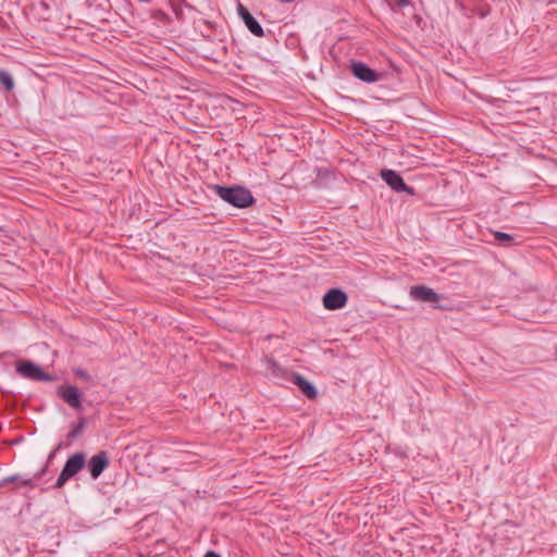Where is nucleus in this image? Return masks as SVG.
<instances>
[{
	"mask_svg": "<svg viewBox=\"0 0 557 557\" xmlns=\"http://www.w3.org/2000/svg\"><path fill=\"white\" fill-rule=\"evenodd\" d=\"M213 189L222 200L232 205L235 208H247L251 206L255 201L251 191L243 186L214 185Z\"/></svg>",
	"mask_w": 557,
	"mask_h": 557,
	"instance_id": "1",
	"label": "nucleus"
},
{
	"mask_svg": "<svg viewBox=\"0 0 557 557\" xmlns=\"http://www.w3.org/2000/svg\"><path fill=\"white\" fill-rule=\"evenodd\" d=\"M86 458L87 456L84 451H77L71 455L65 461L53 487L58 490L62 488L70 479L79 473L86 466Z\"/></svg>",
	"mask_w": 557,
	"mask_h": 557,
	"instance_id": "2",
	"label": "nucleus"
},
{
	"mask_svg": "<svg viewBox=\"0 0 557 557\" xmlns=\"http://www.w3.org/2000/svg\"><path fill=\"white\" fill-rule=\"evenodd\" d=\"M16 371L23 377L40 381V382H53L55 376L45 372L39 366L33 361H21L16 364Z\"/></svg>",
	"mask_w": 557,
	"mask_h": 557,
	"instance_id": "3",
	"label": "nucleus"
},
{
	"mask_svg": "<svg viewBox=\"0 0 557 557\" xmlns=\"http://www.w3.org/2000/svg\"><path fill=\"white\" fill-rule=\"evenodd\" d=\"M57 395L70 407L75 410L83 409V393L79 392L78 387L71 384H63L57 388Z\"/></svg>",
	"mask_w": 557,
	"mask_h": 557,
	"instance_id": "4",
	"label": "nucleus"
},
{
	"mask_svg": "<svg viewBox=\"0 0 557 557\" xmlns=\"http://www.w3.org/2000/svg\"><path fill=\"white\" fill-rule=\"evenodd\" d=\"M381 177L396 193H406L411 196L414 195V188L408 186L396 171L384 169L381 171Z\"/></svg>",
	"mask_w": 557,
	"mask_h": 557,
	"instance_id": "5",
	"label": "nucleus"
},
{
	"mask_svg": "<svg viewBox=\"0 0 557 557\" xmlns=\"http://www.w3.org/2000/svg\"><path fill=\"white\" fill-rule=\"evenodd\" d=\"M347 301H348V296L341 288L329 289L322 298L323 307L331 311L344 308L346 306Z\"/></svg>",
	"mask_w": 557,
	"mask_h": 557,
	"instance_id": "6",
	"label": "nucleus"
},
{
	"mask_svg": "<svg viewBox=\"0 0 557 557\" xmlns=\"http://www.w3.org/2000/svg\"><path fill=\"white\" fill-rule=\"evenodd\" d=\"M409 296L411 299L422 302L434 304L443 296L426 285H413L410 287Z\"/></svg>",
	"mask_w": 557,
	"mask_h": 557,
	"instance_id": "7",
	"label": "nucleus"
},
{
	"mask_svg": "<svg viewBox=\"0 0 557 557\" xmlns=\"http://www.w3.org/2000/svg\"><path fill=\"white\" fill-rule=\"evenodd\" d=\"M110 459L106 450H101L98 454L91 456L87 466L90 476L96 480L102 472L109 467Z\"/></svg>",
	"mask_w": 557,
	"mask_h": 557,
	"instance_id": "8",
	"label": "nucleus"
},
{
	"mask_svg": "<svg viewBox=\"0 0 557 557\" xmlns=\"http://www.w3.org/2000/svg\"><path fill=\"white\" fill-rule=\"evenodd\" d=\"M48 466L41 468L38 472L35 473L34 478H23L21 474H12L5 476L0 480V487L5 486L9 483H16V488L20 486H27L34 488L36 485L34 483V479L40 478L46 471Z\"/></svg>",
	"mask_w": 557,
	"mask_h": 557,
	"instance_id": "9",
	"label": "nucleus"
},
{
	"mask_svg": "<svg viewBox=\"0 0 557 557\" xmlns=\"http://www.w3.org/2000/svg\"><path fill=\"white\" fill-rule=\"evenodd\" d=\"M352 74L360 81L366 83H374L379 81L380 73L372 70L363 62H355L351 64Z\"/></svg>",
	"mask_w": 557,
	"mask_h": 557,
	"instance_id": "10",
	"label": "nucleus"
},
{
	"mask_svg": "<svg viewBox=\"0 0 557 557\" xmlns=\"http://www.w3.org/2000/svg\"><path fill=\"white\" fill-rule=\"evenodd\" d=\"M237 10L239 16L242 17L249 32L257 37H263V28L260 23L252 16V14L242 3L238 4Z\"/></svg>",
	"mask_w": 557,
	"mask_h": 557,
	"instance_id": "11",
	"label": "nucleus"
},
{
	"mask_svg": "<svg viewBox=\"0 0 557 557\" xmlns=\"http://www.w3.org/2000/svg\"><path fill=\"white\" fill-rule=\"evenodd\" d=\"M293 383L301 391V393L308 397L309 399H315L318 396V391L314 385L306 380L299 373H293Z\"/></svg>",
	"mask_w": 557,
	"mask_h": 557,
	"instance_id": "12",
	"label": "nucleus"
},
{
	"mask_svg": "<svg viewBox=\"0 0 557 557\" xmlns=\"http://www.w3.org/2000/svg\"><path fill=\"white\" fill-rule=\"evenodd\" d=\"M494 238L499 245L505 246V247H511V246L516 245L515 237L505 232H499V231L495 232Z\"/></svg>",
	"mask_w": 557,
	"mask_h": 557,
	"instance_id": "13",
	"label": "nucleus"
},
{
	"mask_svg": "<svg viewBox=\"0 0 557 557\" xmlns=\"http://www.w3.org/2000/svg\"><path fill=\"white\" fill-rule=\"evenodd\" d=\"M0 84L5 91H11L14 88V81L11 74L5 70H0Z\"/></svg>",
	"mask_w": 557,
	"mask_h": 557,
	"instance_id": "14",
	"label": "nucleus"
},
{
	"mask_svg": "<svg viewBox=\"0 0 557 557\" xmlns=\"http://www.w3.org/2000/svg\"><path fill=\"white\" fill-rule=\"evenodd\" d=\"M85 429V420L82 419L77 424H75L72 430L69 432L67 437L71 440H76L79 437Z\"/></svg>",
	"mask_w": 557,
	"mask_h": 557,
	"instance_id": "15",
	"label": "nucleus"
},
{
	"mask_svg": "<svg viewBox=\"0 0 557 557\" xmlns=\"http://www.w3.org/2000/svg\"><path fill=\"white\" fill-rule=\"evenodd\" d=\"M73 373L79 380H83L85 382L91 381V375L89 373H87V371H85L84 369L75 368V369H73Z\"/></svg>",
	"mask_w": 557,
	"mask_h": 557,
	"instance_id": "16",
	"label": "nucleus"
},
{
	"mask_svg": "<svg viewBox=\"0 0 557 557\" xmlns=\"http://www.w3.org/2000/svg\"><path fill=\"white\" fill-rule=\"evenodd\" d=\"M411 4V0H396L395 5L398 8H406Z\"/></svg>",
	"mask_w": 557,
	"mask_h": 557,
	"instance_id": "17",
	"label": "nucleus"
},
{
	"mask_svg": "<svg viewBox=\"0 0 557 557\" xmlns=\"http://www.w3.org/2000/svg\"><path fill=\"white\" fill-rule=\"evenodd\" d=\"M205 557H221V555L214 550H208L206 554H205Z\"/></svg>",
	"mask_w": 557,
	"mask_h": 557,
	"instance_id": "18",
	"label": "nucleus"
},
{
	"mask_svg": "<svg viewBox=\"0 0 557 557\" xmlns=\"http://www.w3.org/2000/svg\"><path fill=\"white\" fill-rule=\"evenodd\" d=\"M270 364H271V369L273 370V372H274L276 369H278V366H277V363H276L275 361L271 360V361H270Z\"/></svg>",
	"mask_w": 557,
	"mask_h": 557,
	"instance_id": "19",
	"label": "nucleus"
},
{
	"mask_svg": "<svg viewBox=\"0 0 557 557\" xmlns=\"http://www.w3.org/2000/svg\"><path fill=\"white\" fill-rule=\"evenodd\" d=\"M21 441H22V438L14 440V441H12L11 444H18Z\"/></svg>",
	"mask_w": 557,
	"mask_h": 557,
	"instance_id": "20",
	"label": "nucleus"
},
{
	"mask_svg": "<svg viewBox=\"0 0 557 557\" xmlns=\"http://www.w3.org/2000/svg\"><path fill=\"white\" fill-rule=\"evenodd\" d=\"M61 447H62V443H60V444L57 446L55 450H59Z\"/></svg>",
	"mask_w": 557,
	"mask_h": 557,
	"instance_id": "21",
	"label": "nucleus"
},
{
	"mask_svg": "<svg viewBox=\"0 0 557 557\" xmlns=\"http://www.w3.org/2000/svg\"><path fill=\"white\" fill-rule=\"evenodd\" d=\"M435 308L443 309L444 307L443 306H435Z\"/></svg>",
	"mask_w": 557,
	"mask_h": 557,
	"instance_id": "22",
	"label": "nucleus"
}]
</instances>
